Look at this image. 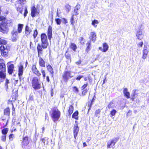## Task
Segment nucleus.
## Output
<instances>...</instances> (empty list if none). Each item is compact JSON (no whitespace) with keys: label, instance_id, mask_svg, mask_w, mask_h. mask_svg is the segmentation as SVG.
<instances>
[{"label":"nucleus","instance_id":"28","mask_svg":"<svg viewBox=\"0 0 149 149\" xmlns=\"http://www.w3.org/2000/svg\"><path fill=\"white\" fill-rule=\"evenodd\" d=\"M108 46L106 43H104L103 44V52H106L108 50Z\"/></svg>","mask_w":149,"mask_h":149},{"label":"nucleus","instance_id":"30","mask_svg":"<svg viewBox=\"0 0 149 149\" xmlns=\"http://www.w3.org/2000/svg\"><path fill=\"white\" fill-rule=\"evenodd\" d=\"M23 7L21 5H19L18 7H17V10L18 11H19V13L21 14L23 12Z\"/></svg>","mask_w":149,"mask_h":149},{"label":"nucleus","instance_id":"40","mask_svg":"<svg viewBox=\"0 0 149 149\" xmlns=\"http://www.w3.org/2000/svg\"><path fill=\"white\" fill-rule=\"evenodd\" d=\"M6 43L7 42L6 41L1 38H0V45L2 44L5 45L6 44Z\"/></svg>","mask_w":149,"mask_h":149},{"label":"nucleus","instance_id":"11","mask_svg":"<svg viewBox=\"0 0 149 149\" xmlns=\"http://www.w3.org/2000/svg\"><path fill=\"white\" fill-rule=\"evenodd\" d=\"M42 44L41 45L39 43L38 44L37 49L38 52V57H40V54H42Z\"/></svg>","mask_w":149,"mask_h":149},{"label":"nucleus","instance_id":"39","mask_svg":"<svg viewBox=\"0 0 149 149\" xmlns=\"http://www.w3.org/2000/svg\"><path fill=\"white\" fill-rule=\"evenodd\" d=\"M55 21L57 25H60L61 22V20L60 19L56 18L55 19Z\"/></svg>","mask_w":149,"mask_h":149},{"label":"nucleus","instance_id":"9","mask_svg":"<svg viewBox=\"0 0 149 149\" xmlns=\"http://www.w3.org/2000/svg\"><path fill=\"white\" fill-rule=\"evenodd\" d=\"M9 63H8L7 64L8 67V72L9 74H11L14 70V66L13 64L9 65Z\"/></svg>","mask_w":149,"mask_h":149},{"label":"nucleus","instance_id":"54","mask_svg":"<svg viewBox=\"0 0 149 149\" xmlns=\"http://www.w3.org/2000/svg\"><path fill=\"white\" fill-rule=\"evenodd\" d=\"M6 135H3L1 136V140L4 142L6 141Z\"/></svg>","mask_w":149,"mask_h":149},{"label":"nucleus","instance_id":"1","mask_svg":"<svg viewBox=\"0 0 149 149\" xmlns=\"http://www.w3.org/2000/svg\"><path fill=\"white\" fill-rule=\"evenodd\" d=\"M60 115L61 112L57 108H54L52 109L51 116L54 122L58 120L60 117Z\"/></svg>","mask_w":149,"mask_h":149},{"label":"nucleus","instance_id":"47","mask_svg":"<svg viewBox=\"0 0 149 149\" xmlns=\"http://www.w3.org/2000/svg\"><path fill=\"white\" fill-rule=\"evenodd\" d=\"M6 18L4 17L3 16H1L0 17V21H2V23H1V24H3V21H4L5 22L6 21Z\"/></svg>","mask_w":149,"mask_h":149},{"label":"nucleus","instance_id":"27","mask_svg":"<svg viewBox=\"0 0 149 149\" xmlns=\"http://www.w3.org/2000/svg\"><path fill=\"white\" fill-rule=\"evenodd\" d=\"M115 106L114 102V101H112L110 102L107 105V107L109 109L111 108H113Z\"/></svg>","mask_w":149,"mask_h":149},{"label":"nucleus","instance_id":"41","mask_svg":"<svg viewBox=\"0 0 149 149\" xmlns=\"http://www.w3.org/2000/svg\"><path fill=\"white\" fill-rule=\"evenodd\" d=\"M136 90H134L133 91V93L132 95V98L131 99L133 100L135 98V96L136 95V93H135Z\"/></svg>","mask_w":149,"mask_h":149},{"label":"nucleus","instance_id":"7","mask_svg":"<svg viewBox=\"0 0 149 149\" xmlns=\"http://www.w3.org/2000/svg\"><path fill=\"white\" fill-rule=\"evenodd\" d=\"M52 27L51 26L49 25L48 26L47 32V36L49 40H51L52 38Z\"/></svg>","mask_w":149,"mask_h":149},{"label":"nucleus","instance_id":"57","mask_svg":"<svg viewBox=\"0 0 149 149\" xmlns=\"http://www.w3.org/2000/svg\"><path fill=\"white\" fill-rule=\"evenodd\" d=\"M87 89H86L85 90L83 91L82 95H86V94L87 92Z\"/></svg>","mask_w":149,"mask_h":149},{"label":"nucleus","instance_id":"33","mask_svg":"<svg viewBox=\"0 0 149 149\" xmlns=\"http://www.w3.org/2000/svg\"><path fill=\"white\" fill-rule=\"evenodd\" d=\"M23 25L21 24H19L18 26V32L20 33L21 32L22 29L23 28Z\"/></svg>","mask_w":149,"mask_h":149},{"label":"nucleus","instance_id":"12","mask_svg":"<svg viewBox=\"0 0 149 149\" xmlns=\"http://www.w3.org/2000/svg\"><path fill=\"white\" fill-rule=\"evenodd\" d=\"M37 13V9L34 6H33L31 8V15L32 17H35Z\"/></svg>","mask_w":149,"mask_h":149},{"label":"nucleus","instance_id":"14","mask_svg":"<svg viewBox=\"0 0 149 149\" xmlns=\"http://www.w3.org/2000/svg\"><path fill=\"white\" fill-rule=\"evenodd\" d=\"M96 35L94 32H92L91 33L90 36L89 37V38L90 39V40H92L93 42H95L96 40Z\"/></svg>","mask_w":149,"mask_h":149},{"label":"nucleus","instance_id":"23","mask_svg":"<svg viewBox=\"0 0 149 149\" xmlns=\"http://www.w3.org/2000/svg\"><path fill=\"white\" fill-rule=\"evenodd\" d=\"M4 24H5V26L4 25V26L5 27L6 26V31L7 30V26H12L13 24L12 21L11 20H7L6 21V22H5L3 24V25H4Z\"/></svg>","mask_w":149,"mask_h":149},{"label":"nucleus","instance_id":"58","mask_svg":"<svg viewBox=\"0 0 149 149\" xmlns=\"http://www.w3.org/2000/svg\"><path fill=\"white\" fill-rule=\"evenodd\" d=\"M81 60H79L78 61L75 62V63L76 64L78 65H80V64L81 63Z\"/></svg>","mask_w":149,"mask_h":149},{"label":"nucleus","instance_id":"45","mask_svg":"<svg viewBox=\"0 0 149 149\" xmlns=\"http://www.w3.org/2000/svg\"><path fill=\"white\" fill-rule=\"evenodd\" d=\"M67 52L66 51V52L65 54V56L66 58L68 59H70V54H69L68 53H67Z\"/></svg>","mask_w":149,"mask_h":149},{"label":"nucleus","instance_id":"20","mask_svg":"<svg viewBox=\"0 0 149 149\" xmlns=\"http://www.w3.org/2000/svg\"><path fill=\"white\" fill-rule=\"evenodd\" d=\"M148 51L147 49H144L143 51V56L142 58L145 59L147 56L148 54Z\"/></svg>","mask_w":149,"mask_h":149},{"label":"nucleus","instance_id":"56","mask_svg":"<svg viewBox=\"0 0 149 149\" xmlns=\"http://www.w3.org/2000/svg\"><path fill=\"white\" fill-rule=\"evenodd\" d=\"M41 72L42 73V74L43 75V77L45 78V75H46L45 71H44V70L42 69L41 70Z\"/></svg>","mask_w":149,"mask_h":149},{"label":"nucleus","instance_id":"53","mask_svg":"<svg viewBox=\"0 0 149 149\" xmlns=\"http://www.w3.org/2000/svg\"><path fill=\"white\" fill-rule=\"evenodd\" d=\"M9 83V81L7 79L6 80L5 86L6 87V89H7L8 87V84Z\"/></svg>","mask_w":149,"mask_h":149},{"label":"nucleus","instance_id":"60","mask_svg":"<svg viewBox=\"0 0 149 149\" xmlns=\"http://www.w3.org/2000/svg\"><path fill=\"white\" fill-rule=\"evenodd\" d=\"M62 22L64 23L65 24H66L68 23V21L65 18H63L62 19Z\"/></svg>","mask_w":149,"mask_h":149},{"label":"nucleus","instance_id":"19","mask_svg":"<svg viewBox=\"0 0 149 149\" xmlns=\"http://www.w3.org/2000/svg\"><path fill=\"white\" fill-rule=\"evenodd\" d=\"M123 93L124 96L127 98H130V93L128 91V89L127 88H125L123 91Z\"/></svg>","mask_w":149,"mask_h":149},{"label":"nucleus","instance_id":"37","mask_svg":"<svg viewBox=\"0 0 149 149\" xmlns=\"http://www.w3.org/2000/svg\"><path fill=\"white\" fill-rule=\"evenodd\" d=\"M1 55L4 56L5 57H6L7 56H8V52L6 51H3L1 52Z\"/></svg>","mask_w":149,"mask_h":149},{"label":"nucleus","instance_id":"62","mask_svg":"<svg viewBox=\"0 0 149 149\" xmlns=\"http://www.w3.org/2000/svg\"><path fill=\"white\" fill-rule=\"evenodd\" d=\"M79 40L80 41V43H84V42H83L84 38L82 37H80L79 38Z\"/></svg>","mask_w":149,"mask_h":149},{"label":"nucleus","instance_id":"21","mask_svg":"<svg viewBox=\"0 0 149 149\" xmlns=\"http://www.w3.org/2000/svg\"><path fill=\"white\" fill-rule=\"evenodd\" d=\"M25 33L26 34V36H28L31 32L32 30L28 26L26 25L25 28Z\"/></svg>","mask_w":149,"mask_h":149},{"label":"nucleus","instance_id":"31","mask_svg":"<svg viewBox=\"0 0 149 149\" xmlns=\"http://www.w3.org/2000/svg\"><path fill=\"white\" fill-rule=\"evenodd\" d=\"M73 111V107L72 105L70 106L68 110V112L70 115H71Z\"/></svg>","mask_w":149,"mask_h":149},{"label":"nucleus","instance_id":"4","mask_svg":"<svg viewBox=\"0 0 149 149\" xmlns=\"http://www.w3.org/2000/svg\"><path fill=\"white\" fill-rule=\"evenodd\" d=\"M32 86L35 90L40 89L41 88L40 84L37 77H34L32 81Z\"/></svg>","mask_w":149,"mask_h":149},{"label":"nucleus","instance_id":"24","mask_svg":"<svg viewBox=\"0 0 149 149\" xmlns=\"http://www.w3.org/2000/svg\"><path fill=\"white\" fill-rule=\"evenodd\" d=\"M86 45L87 47L86 49V52H88L91 49L90 47H91V41L89 40L87 42Z\"/></svg>","mask_w":149,"mask_h":149},{"label":"nucleus","instance_id":"44","mask_svg":"<svg viewBox=\"0 0 149 149\" xmlns=\"http://www.w3.org/2000/svg\"><path fill=\"white\" fill-rule=\"evenodd\" d=\"M18 32H17L16 30L14 29L12 32L11 34L12 35H14L15 36H17L18 34Z\"/></svg>","mask_w":149,"mask_h":149},{"label":"nucleus","instance_id":"10","mask_svg":"<svg viewBox=\"0 0 149 149\" xmlns=\"http://www.w3.org/2000/svg\"><path fill=\"white\" fill-rule=\"evenodd\" d=\"M80 5L79 4H77L74 8L72 14L76 16L78 15L79 14V10L80 9Z\"/></svg>","mask_w":149,"mask_h":149},{"label":"nucleus","instance_id":"8","mask_svg":"<svg viewBox=\"0 0 149 149\" xmlns=\"http://www.w3.org/2000/svg\"><path fill=\"white\" fill-rule=\"evenodd\" d=\"M22 145L24 146H27L29 144L28 141V137L27 135H25V134L24 133L23 136V141L22 142Z\"/></svg>","mask_w":149,"mask_h":149},{"label":"nucleus","instance_id":"29","mask_svg":"<svg viewBox=\"0 0 149 149\" xmlns=\"http://www.w3.org/2000/svg\"><path fill=\"white\" fill-rule=\"evenodd\" d=\"M99 23V22L97 20L94 19L92 21L91 24L95 27L96 28L97 26V25L96 24H98Z\"/></svg>","mask_w":149,"mask_h":149},{"label":"nucleus","instance_id":"59","mask_svg":"<svg viewBox=\"0 0 149 149\" xmlns=\"http://www.w3.org/2000/svg\"><path fill=\"white\" fill-rule=\"evenodd\" d=\"M46 138L45 137L41 139V141L42 143H44V145H45V142Z\"/></svg>","mask_w":149,"mask_h":149},{"label":"nucleus","instance_id":"36","mask_svg":"<svg viewBox=\"0 0 149 149\" xmlns=\"http://www.w3.org/2000/svg\"><path fill=\"white\" fill-rule=\"evenodd\" d=\"M65 7L66 8V11L68 13L69 12L71 9L70 6L69 5L67 4L65 6Z\"/></svg>","mask_w":149,"mask_h":149},{"label":"nucleus","instance_id":"15","mask_svg":"<svg viewBox=\"0 0 149 149\" xmlns=\"http://www.w3.org/2000/svg\"><path fill=\"white\" fill-rule=\"evenodd\" d=\"M79 130V128L77 125L74 126L73 128V133L74 137L75 139H76V136L77 135V134Z\"/></svg>","mask_w":149,"mask_h":149},{"label":"nucleus","instance_id":"26","mask_svg":"<svg viewBox=\"0 0 149 149\" xmlns=\"http://www.w3.org/2000/svg\"><path fill=\"white\" fill-rule=\"evenodd\" d=\"M70 47L74 52L76 51V50L77 48V47L76 45L73 43H71Z\"/></svg>","mask_w":149,"mask_h":149},{"label":"nucleus","instance_id":"22","mask_svg":"<svg viewBox=\"0 0 149 149\" xmlns=\"http://www.w3.org/2000/svg\"><path fill=\"white\" fill-rule=\"evenodd\" d=\"M39 63L41 67H45V62L43 59L40 56L39 58Z\"/></svg>","mask_w":149,"mask_h":149},{"label":"nucleus","instance_id":"46","mask_svg":"<svg viewBox=\"0 0 149 149\" xmlns=\"http://www.w3.org/2000/svg\"><path fill=\"white\" fill-rule=\"evenodd\" d=\"M101 111L100 109H98L96 110L95 112V116L98 117V118L100 116H98V114H99Z\"/></svg>","mask_w":149,"mask_h":149},{"label":"nucleus","instance_id":"51","mask_svg":"<svg viewBox=\"0 0 149 149\" xmlns=\"http://www.w3.org/2000/svg\"><path fill=\"white\" fill-rule=\"evenodd\" d=\"M73 90H74V91L76 93H77L79 92V91L78 88L76 86H75L73 87Z\"/></svg>","mask_w":149,"mask_h":149},{"label":"nucleus","instance_id":"2","mask_svg":"<svg viewBox=\"0 0 149 149\" xmlns=\"http://www.w3.org/2000/svg\"><path fill=\"white\" fill-rule=\"evenodd\" d=\"M41 39L42 42V47L43 49H46L48 44L47 37L46 34L42 33L41 35Z\"/></svg>","mask_w":149,"mask_h":149},{"label":"nucleus","instance_id":"63","mask_svg":"<svg viewBox=\"0 0 149 149\" xmlns=\"http://www.w3.org/2000/svg\"><path fill=\"white\" fill-rule=\"evenodd\" d=\"M14 136V135L13 134H10L9 136V139L10 140H12L11 139H12L13 137Z\"/></svg>","mask_w":149,"mask_h":149},{"label":"nucleus","instance_id":"43","mask_svg":"<svg viewBox=\"0 0 149 149\" xmlns=\"http://www.w3.org/2000/svg\"><path fill=\"white\" fill-rule=\"evenodd\" d=\"M38 34V32L37 31V29H36L34 30V33L33 35V38L34 39H35L36 38V37L37 36Z\"/></svg>","mask_w":149,"mask_h":149},{"label":"nucleus","instance_id":"5","mask_svg":"<svg viewBox=\"0 0 149 149\" xmlns=\"http://www.w3.org/2000/svg\"><path fill=\"white\" fill-rule=\"evenodd\" d=\"M73 76L71 74L70 71L66 70L64 71L62 75L63 80L65 82L68 81L69 78H72Z\"/></svg>","mask_w":149,"mask_h":149},{"label":"nucleus","instance_id":"48","mask_svg":"<svg viewBox=\"0 0 149 149\" xmlns=\"http://www.w3.org/2000/svg\"><path fill=\"white\" fill-rule=\"evenodd\" d=\"M74 15L72 14L71 18L70 19V22L71 24L72 25H73L74 24Z\"/></svg>","mask_w":149,"mask_h":149},{"label":"nucleus","instance_id":"61","mask_svg":"<svg viewBox=\"0 0 149 149\" xmlns=\"http://www.w3.org/2000/svg\"><path fill=\"white\" fill-rule=\"evenodd\" d=\"M83 77V76L82 75H79L76 78V79L77 80H80Z\"/></svg>","mask_w":149,"mask_h":149},{"label":"nucleus","instance_id":"38","mask_svg":"<svg viewBox=\"0 0 149 149\" xmlns=\"http://www.w3.org/2000/svg\"><path fill=\"white\" fill-rule=\"evenodd\" d=\"M117 112L116 111L115 109H113L110 112V114L111 116H114Z\"/></svg>","mask_w":149,"mask_h":149},{"label":"nucleus","instance_id":"18","mask_svg":"<svg viewBox=\"0 0 149 149\" xmlns=\"http://www.w3.org/2000/svg\"><path fill=\"white\" fill-rule=\"evenodd\" d=\"M136 36L139 40H141L143 38V35L142 33V31L140 29L138 30L136 33Z\"/></svg>","mask_w":149,"mask_h":149},{"label":"nucleus","instance_id":"55","mask_svg":"<svg viewBox=\"0 0 149 149\" xmlns=\"http://www.w3.org/2000/svg\"><path fill=\"white\" fill-rule=\"evenodd\" d=\"M88 85V83L84 84L81 88V89L83 90L86 88Z\"/></svg>","mask_w":149,"mask_h":149},{"label":"nucleus","instance_id":"34","mask_svg":"<svg viewBox=\"0 0 149 149\" xmlns=\"http://www.w3.org/2000/svg\"><path fill=\"white\" fill-rule=\"evenodd\" d=\"M8 130V128H4L2 130V133L4 135H6Z\"/></svg>","mask_w":149,"mask_h":149},{"label":"nucleus","instance_id":"32","mask_svg":"<svg viewBox=\"0 0 149 149\" xmlns=\"http://www.w3.org/2000/svg\"><path fill=\"white\" fill-rule=\"evenodd\" d=\"M78 115V111H76L72 115V118L76 119L77 120L78 117H77Z\"/></svg>","mask_w":149,"mask_h":149},{"label":"nucleus","instance_id":"13","mask_svg":"<svg viewBox=\"0 0 149 149\" xmlns=\"http://www.w3.org/2000/svg\"><path fill=\"white\" fill-rule=\"evenodd\" d=\"M23 67L22 65H20L19 67L18 75L20 81H21V76L23 74Z\"/></svg>","mask_w":149,"mask_h":149},{"label":"nucleus","instance_id":"49","mask_svg":"<svg viewBox=\"0 0 149 149\" xmlns=\"http://www.w3.org/2000/svg\"><path fill=\"white\" fill-rule=\"evenodd\" d=\"M6 48L4 45H2L0 47V50L1 52L4 51L6 50Z\"/></svg>","mask_w":149,"mask_h":149},{"label":"nucleus","instance_id":"6","mask_svg":"<svg viewBox=\"0 0 149 149\" xmlns=\"http://www.w3.org/2000/svg\"><path fill=\"white\" fill-rule=\"evenodd\" d=\"M119 139V137L117 136L109 141L107 143V147L109 148H111L112 146L115 145Z\"/></svg>","mask_w":149,"mask_h":149},{"label":"nucleus","instance_id":"16","mask_svg":"<svg viewBox=\"0 0 149 149\" xmlns=\"http://www.w3.org/2000/svg\"><path fill=\"white\" fill-rule=\"evenodd\" d=\"M32 71L33 73L36 74L38 76H40L41 75V74L39 72L38 70L36 67L35 65H33L32 67Z\"/></svg>","mask_w":149,"mask_h":149},{"label":"nucleus","instance_id":"35","mask_svg":"<svg viewBox=\"0 0 149 149\" xmlns=\"http://www.w3.org/2000/svg\"><path fill=\"white\" fill-rule=\"evenodd\" d=\"M4 113L5 115H9L10 109L9 108H7L4 109Z\"/></svg>","mask_w":149,"mask_h":149},{"label":"nucleus","instance_id":"42","mask_svg":"<svg viewBox=\"0 0 149 149\" xmlns=\"http://www.w3.org/2000/svg\"><path fill=\"white\" fill-rule=\"evenodd\" d=\"M33 100V96L32 93H31L29 96V98L28 100V102H30Z\"/></svg>","mask_w":149,"mask_h":149},{"label":"nucleus","instance_id":"3","mask_svg":"<svg viewBox=\"0 0 149 149\" xmlns=\"http://www.w3.org/2000/svg\"><path fill=\"white\" fill-rule=\"evenodd\" d=\"M6 66L3 62L0 63V78H5L6 75Z\"/></svg>","mask_w":149,"mask_h":149},{"label":"nucleus","instance_id":"52","mask_svg":"<svg viewBox=\"0 0 149 149\" xmlns=\"http://www.w3.org/2000/svg\"><path fill=\"white\" fill-rule=\"evenodd\" d=\"M28 13V12L27 11V8L26 7H25L24 12V17L26 16Z\"/></svg>","mask_w":149,"mask_h":149},{"label":"nucleus","instance_id":"17","mask_svg":"<svg viewBox=\"0 0 149 149\" xmlns=\"http://www.w3.org/2000/svg\"><path fill=\"white\" fill-rule=\"evenodd\" d=\"M47 68L48 71L50 72L51 77H53L54 76V71L51 65H48L47 66Z\"/></svg>","mask_w":149,"mask_h":149},{"label":"nucleus","instance_id":"50","mask_svg":"<svg viewBox=\"0 0 149 149\" xmlns=\"http://www.w3.org/2000/svg\"><path fill=\"white\" fill-rule=\"evenodd\" d=\"M17 38V36L12 35V40L13 41H16Z\"/></svg>","mask_w":149,"mask_h":149},{"label":"nucleus","instance_id":"25","mask_svg":"<svg viewBox=\"0 0 149 149\" xmlns=\"http://www.w3.org/2000/svg\"><path fill=\"white\" fill-rule=\"evenodd\" d=\"M1 25H0V31L2 33H5L6 31V26L4 27V25L5 26V24H4V25H3V24H1Z\"/></svg>","mask_w":149,"mask_h":149},{"label":"nucleus","instance_id":"64","mask_svg":"<svg viewBox=\"0 0 149 149\" xmlns=\"http://www.w3.org/2000/svg\"><path fill=\"white\" fill-rule=\"evenodd\" d=\"M143 43L142 42H141L139 43V45L141 47H142L143 46Z\"/></svg>","mask_w":149,"mask_h":149}]
</instances>
